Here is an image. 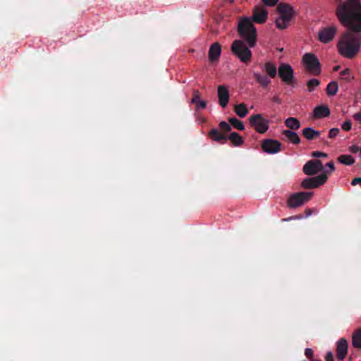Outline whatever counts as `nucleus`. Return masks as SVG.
I'll return each mask as SVG.
<instances>
[{
  "mask_svg": "<svg viewBox=\"0 0 361 361\" xmlns=\"http://www.w3.org/2000/svg\"><path fill=\"white\" fill-rule=\"evenodd\" d=\"M336 16L342 25L353 32H361V1L345 0L338 4Z\"/></svg>",
  "mask_w": 361,
  "mask_h": 361,
  "instance_id": "nucleus-1",
  "label": "nucleus"
},
{
  "mask_svg": "<svg viewBox=\"0 0 361 361\" xmlns=\"http://www.w3.org/2000/svg\"><path fill=\"white\" fill-rule=\"evenodd\" d=\"M360 33L347 30L342 34L337 43L338 51L342 56L353 59L357 54L361 46Z\"/></svg>",
  "mask_w": 361,
  "mask_h": 361,
  "instance_id": "nucleus-2",
  "label": "nucleus"
},
{
  "mask_svg": "<svg viewBox=\"0 0 361 361\" xmlns=\"http://www.w3.org/2000/svg\"><path fill=\"white\" fill-rule=\"evenodd\" d=\"M239 35L246 41L250 47H254L257 42V30L250 18L240 17L238 23Z\"/></svg>",
  "mask_w": 361,
  "mask_h": 361,
  "instance_id": "nucleus-3",
  "label": "nucleus"
},
{
  "mask_svg": "<svg viewBox=\"0 0 361 361\" xmlns=\"http://www.w3.org/2000/svg\"><path fill=\"white\" fill-rule=\"evenodd\" d=\"M259 68L262 72L267 75L259 72H254L253 77L255 81L262 87L266 88L271 83L270 78H274L277 74V68L272 61H266L259 64Z\"/></svg>",
  "mask_w": 361,
  "mask_h": 361,
  "instance_id": "nucleus-4",
  "label": "nucleus"
},
{
  "mask_svg": "<svg viewBox=\"0 0 361 361\" xmlns=\"http://www.w3.org/2000/svg\"><path fill=\"white\" fill-rule=\"evenodd\" d=\"M277 11L279 16L276 19V25L279 30L286 29L295 17V12L291 6L286 4H279Z\"/></svg>",
  "mask_w": 361,
  "mask_h": 361,
  "instance_id": "nucleus-5",
  "label": "nucleus"
},
{
  "mask_svg": "<svg viewBox=\"0 0 361 361\" xmlns=\"http://www.w3.org/2000/svg\"><path fill=\"white\" fill-rule=\"evenodd\" d=\"M231 49L240 61L247 63L250 61L252 52L242 40H235L232 43Z\"/></svg>",
  "mask_w": 361,
  "mask_h": 361,
  "instance_id": "nucleus-6",
  "label": "nucleus"
},
{
  "mask_svg": "<svg viewBox=\"0 0 361 361\" xmlns=\"http://www.w3.org/2000/svg\"><path fill=\"white\" fill-rule=\"evenodd\" d=\"M302 63L305 68L312 75L321 73V65L317 57L312 53H306L302 58Z\"/></svg>",
  "mask_w": 361,
  "mask_h": 361,
  "instance_id": "nucleus-7",
  "label": "nucleus"
},
{
  "mask_svg": "<svg viewBox=\"0 0 361 361\" xmlns=\"http://www.w3.org/2000/svg\"><path fill=\"white\" fill-rule=\"evenodd\" d=\"M313 196L312 192H298L291 194L287 200V206L295 209L301 207L310 201Z\"/></svg>",
  "mask_w": 361,
  "mask_h": 361,
  "instance_id": "nucleus-8",
  "label": "nucleus"
},
{
  "mask_svg": "<svg viewBox=\"0 0 361 361\" xmlns=\"http://www.w3.org/2000/svg\"><path fill=\"white\" fill-rule=\"evenodd\" d=\"M249 123L255 130L260 134L266 133L269 127V121L260 114L251 116L249 118Z\"/></svg>",
  "mask_w": 361,
  "mask_h": 361,
  "instance_id": "nucleus-9",
  "label": "nucleus"
},
{
  "mask_svg": "<svg viewBox=\"0 0 361 361\" xmlns=\"http://www.w3.org/2000/svg\"><path fill=\"white\" fill-rule=\"evenodd\" d=\"M278 73L283 83L290 85L295 82L294 71L290 65L281 63L278 68Z\"/></svg>",
  "mask_w": 361,
  "mask_h": 361,
  "instance_id": "nucleus-10",
  "label": "nucleus"
},
{
  "mask_svg": "<svg viewBox=\"0 0 361 361\" xmlns=\"http://www.w3.org/2000/svg\"><path fill=\"white\" fill-rule=\"evenodd\" d=\"M327 180V174L322 173L313 178H305L302 183L301 186L305 189H312L318 188L324 185Z\"/></svg>",
  "mask_w": 361,
  "mask_h": 361,
  "instance_id": "nucleus-11",
  "label": "nucleus"
},
{
  "mask_svg": "<svg viewBox=\"0 0 361 361\" xmlns=\"http://www.w3.org/2000/svg\"><path fill=\"white\" fill-rule=\"evenodd\" d=\"M302 170L306 175L312 176L323 170V164L320 160H310L303 166Z\"/></svg>",
  "mask_w": 361,
  "mask_h": 361,
  "instance_id": "nucleus-12",
  "label": "nucleus"
},
{
  "mask_svg": "<svg viewBox=\"0 0 361 361\" xmlns=\"http://www.w3.org/2000/svg\"><path fill=\"white\" fill-rule=\"evenodd\" d=\"M337 32L336 26H329L322 28L318 33L319 40L322 43H328L331 42Z\"/></svg>",
  "mask_w": 361,
  "mask_h": 361,
  "instance_id": "nucleus-13",
  "label": "nucleus"
},
{
  "mask_svg": "<svg viewBox=\"0 0 361 361\" xmlns=\"http://www.w3.org/2000/svg\"><path fill=\"white\" fill-rule=\"evenodd\" d=\"M268 12L265 8L262 6H255L253 9V13L252 16V21L256 23L263 24L267 20Z\"/></svg>",
  "mask_w": 361,
  "mask_h": 361,
  "instance_id": "nucleus-14",
  "label": "nucleus"
},
{
  "mask_svg": "<svg viewBox=\"0 0 361 361\" xmlns=\"http://www.w3.org/2000/svg\"><path fill=\"white\" fill-rule=\"evenodd\" d=\"M263 151L269 154H275L281 150V144L275 140L268 139L264 140L262 145Z\"/></svg>",
  "mask_w": 361,
  "mask_h": 361,
  "instance_id": "nucleus-15",
  "label": "nucleus"
},
{
  "mask_svg": "<svg viewBox=\"0 0 361 361\" xmlns=\"http://www.w3.org/2000/svg\"><path fill=\"white\" fill-rule=\"evenodd\" d=\"M217 96L219 105L223 108H226L229 102V92L225 85H219L217 87Z\"/></svg>",
  "mask_w": 361,
  "mask_h": 361,
  "instance_id": "nucleus-16",
  "label": "nucleus"
},
{
  "mask_svg": "<svg viewBox=\"0 0 361 361\" xmlns=\"http://www.w3.org/2000/svg\"><path fill=\"white\" fill-rule=\"evenodd\" d=\"M348 343L346 339L341 338L336 343V356L339 360H343L348 354Z\"/></svg>",
  "mask_w": 361,
  "mask_h": 361,
  "instance_id": "nucleus-17",
  "label": "nucleus"
},
{
  "mask_svg": "<svg viewBox=\"0 0 361 361\" xmlns=\"http://www.w3.org/2000/svg\"><path fill=\"white\" fill-rule=\"evenodd\" d=\"M331 114L329 108L326 105H319L314 108L312 116L315 119L329 117Z\"/></svg>",
  "mask_w": 361,
  "mask_h": 361,
  "instance_id": "nucleus-18",
  "label": "nucleus"
},
{
  "mask_svg": "<svg viewBox=\"0 0 361 361\" xmlns=\"http://www.w3.org/2000/svg\"><path fill=\"white\" fill-rule=\"evenodd\" d=\"M221 53V46L219 42L213 43L209 49V60L211 62L217 61Z\"/></svg>",
  "mask_w": 361,
  "mask_h": 361,
  "instance_id": "nucleus-19",
  "label": "nucleus"
},
{
  "mask_svg": "<svg viewBox=\"0 0 361 361\" xmlns=\"http://www.w3.org/2000/svg\"><path fill=\"white\" fill-rule=\"evenodd\" d=\"M201 95L198 90H194L192 92V97L191 99V103L196 105L197 109H204L207 106L205 101L201 99Z\"/></svg>",
  "mask_w": 361,
  "mask_h": 361,
  "instance_id": "nucleus-20",
  "label": "nucleus"
},
{
  "mask_svg": "<svg viewBox=\"0 0 361 361\" xmlns=\"http://www.w3.org/2000/svg\"><path fill=\"white\" fill-rule=\"evenodd\" d=\"M302 135L307 140H311L318 137L320 135V133L312 128H305L302 130Z\"/></svg>",
  "mask_w": 361,
  "mask_h": 361,
  "instance_id": "nucleus-21",
  "label": "nucleus"
},
{
  "mask_svg": "<svg viewBox=\"0 0 361 361\" xmlns=\"http://www.w3.org/2000/svg\"><path fill=\"white\" fill-rule=\"evenodd\" d=\"M283 135L292 143L298 145L300 142V138L298 135L291 130H285L283 131Z\"/></svg>",
  "mask_w": 361,
  "mask_h": 361,
  "instance_id": "nucleus-22",
  "label": "nucleus"
},
{
  "mask_svg": "<svg viewBox=\"0 0 361 361\" xmlns=\"http://www.w3.org/2000/svg\"><path fill=\"white\" fill-rule=\"evenodd\" d=\"M209 135L213 140L218 142H225L227 140L226 137L220 133L217 129H212Z\"/></svg>",
  "mask_w": 361,
  "mask_h": 361,
  "instance_id": "nucleus-23",
  "label": "nucleus"
},
{
  "mask_svg": "<svg viewBox=\"0 0 361 361\" xmlns=\"http://www.w3.org/2000/svg\"><path fill=\"white\" fill-rule=\"evenodd\" d=\"M234 111L240 118L245 117L248 114L247 105L244 103L235 105Z\"/></svg>",
  "mask_w": 361,
  "mask_h": 361,
  "instance_id": "nucleus-24",
  "label": "nucleus"
},
{
  "mask_svg": "<svg viewBox=\"0 0 361 361\" xmlns=\"http://www.w3.org/2000/svg\"><path fill=\"white\" fill-rule=\"evenodd\" d=\"M285 125L291 130H298L300 127V123L295 117H289L285 120Z\"/></svg>",
  "mask_w": 361,
  "mask_h": 361,
  "instance_id": "nucleus-25",
  "label": "nucleus"
},
{
  "mask_svg": "<svg viewBox=\"0 0 361 361\" xmlns=\"http://www.w3.org/2000/svg\"><path fill=\"white\" fill-rule=\"evenodd\" d=\"M338 91V85L336 81L330 82L326 87V94L328 96H334Z\"/></svg>",
  "mask_w": 361,
  "mask_h": 361,
  "instance_id": "nucleus-26",
  "label": "nucleus"
},
{
  "mask_svg": "<svg viewBox=\"0 0 361 361\" xmlns=\"http://www.w3.org/2000/svg\"><path fill=\"white\" fill-rule=\"evenodd\" d=\"M228 139L233 143L235 146H240L243 143V140L242 137L238 134L237 133L233 132L231 133Z\"/></svg>",
  "mask_w": 361,
  "mask_h": 361,
  "instance_id": "nucleus-27",
  "label": "nucleus"
},
{
  "mask_svg": "<svg viewBox=\"0 0 361 361\" xmlns=\"http://www.w3.org/2000/svg\"><path fill=\"white\" fill-rule=\"evenodd\" d=\"M352 344L355 348H361V329L357 330L353 334Z\"/></svg>",
  "mask_w": 361,
  "mask_h": 361,
  "instance_id": "nucleus-28",
  "label": "nucleus"
},
{
  "mask_svg": "<svg viewBox=\"0 0 361 361\" xmlns=\"http://www.w3.org/2000/svg\"><path fill=\"white\" fill-rule=\"evenodd\" d=\"M338 161L341 164L348 166H350L353 164L355 162L354 158L351 155L348 154L341 155L340 157H338Z\"/></svg>",
  "mask_w": 361,
  "mask_h": 361,
  "instance_id": "nucleus-29",
  "label": "nucleus"
},
{
  "mask_svg": "<svg viewBox=\"0 0 361 361\" xmlns=\"http://www.w3.org/2000/svg\"><path fill=\"white\" fill-rule=\"evenodd\" d=\"M340 75L341 76V80L346 82H351L354 79V75L349 68H345L343 70Z\"/></svg>",
  "mask_w": 361,
  "mask_h": 361,
  "instance_id": "nucleus-30",
  "label": "nucleus"
},
{
  "mask_svg": "<svg viewBox=\"0 0 361 361\" xmlns=\"http://www.w3.org/2000/svg\"><path fill=\"white\" fill-rule=\"evenodd\" d=\"M229 123L235 129L239 130H243L245 129V126L239 119H237L235 118H228Z\"/></svg>",
  "mask_w": 361,
  "mask_h": 361,
  "instance_id": "nucleus-31",
  "label": "nucleus"
},
{
  "mask_svg": "<svg viewBox=\"0 0 361 361\" xmlns=\"http://www.w3.org/2000/svg\"><path fill=\"white\" fill-rule=\"evenodd\" d=\"M320 85V81L318 79L312 78L307 82V87L308 92H311L315 90Z\"/></svg>",
  "mask_w": 361,
  "mask_h": 361,
  "instance_id": "nucleus-32",
  "label": "nucleus"
},
{
  "mask_svg": "<svg viewBox=\"0 0 361 361\" xmlns=\"http://www.w3.org/2000/svg\"><path fill=\"white\" fill-rule=\"evenodd\" d=\"M219 128L223 132H229L231 129V125L226 121H221L219 123Z\"/></svg>",
  "mask_w": 361,
  "mask_h": 361,
  "instance_id": "nucleus-33",
  "label": "nucleus"
},
{
  "mask_svg": "<svg viewBox=\"0 0 361 361\" xmlns=\"http://www.w3.org/2000/svg\"><path fill=\"white\" fill-rule=\"evenodd\" d=\"M352 128V123H351V121L350 120H346L345 121L342 125H341V128L345 130V131H349Z\"/></svg>",
  "mask_w": 361,
  "mask_h": 361,
  "instance_id": "nucleus-34",
  "label": "nucleus"
},
{
  "mask_svg": "<svg viewBox=\"0 0 361 361\" xmlns=\"http://www.w3.org/2000/svg\"><path fill=\"white\" fill-rule=\"evenodd\" d=\"M339 131H340L339 129L337 128H334L330 129L329 133V138L332 139V138L336 137L338 135Z\"/></svg>",
  "mask_w": 361,
  "mask_h": 361,
  "instance_id": "nucleus-35",
  "label": "nucleus"
},
{
  "mask_svg": "<svg viewBox=\"0 0 361 361\" xmlns=\"http://www.w3.org/2000/svg\"><path fill=\"white\" fill-rule=\"evenodd\" d=\"M326 166L329 168V171H325L324 173H326L327 176L334 171L335 167L333 161H329L326 164Z\"/></svg>",
  "mask_w": 361,
  "mask_h": 361,
  "instance_id": "nucleus-36",
  "label": "nucleus"
},
{
  "mask_svg": "<svg viewBox=\"0 0 361 361\" xmlns=\"http://www.w3.org/2000/svg\"><path fill=\"white\" fill-rule=\"evenodd\" d=\"M303 218H304V216L302 215H295V216H289L288 218L283 219L282 221H292V220H300V219H302Z\"/></svg>",
  "mask_w": 361,
  "mask_h": 361,
  "instance_id": "nucleus-37",
  "label": "nucleus"
},
{
  "mask_svg": "<svg viewBox=\"0 0 361 361\" xmlns=\"http://www.w3.org/2000/svg\"><path fill=\"white\" fill-rule=\"evenodd\" d=\"M262 2H263L265 5L268 6H275V5L278 3V1H279V0H262Z\"/></svg>",
  "mask_w": 361,
  "mask_h": 361,
  "instance_id": "nucleus-38",
  "label": "nucleus"
},
{
  "mask_svg": "<svg viewBox=\"0 0 361 361\" xmlns=\"http://www.w3.org/2000/svg\"><path fill=\"white\" fill-rule=\"evenodd\" d=\"M312 156L313 157H317H317H327V154L322 152H319V151H315V152H312Z\"/></svg>",
  "mask_w": 361,
  "mask_h": 361,
  "instance_id": "nucleus-39",
  "label": "nucleus"
},
{
  "mask_svg": "<svg viewBox=\"0 0 361 361\" xmlns=\"http://www.w3.org/2000/svg\"><path fill=\"white\" fill-rule=\"evenodd\" d=\"M305 354L308 358H312L313 355V351L311 348H306L305 350Z\"/></svg>",
  "mask_w": 361,
  "mask_h": 361,
  "instance_id": "nucleus-40",
  "label": "nucleus"
},
{
  "mask_svg": "<svg viewBox=\"0 0 361 361\" xmlns=\"http://www.w3.org/2000/svg\"><path fill=\"white\" fill-rule=\"evenodd\" d=\"M349 150L352 153H357L360 149L356 145H352L350 147Z\"/></svg>",
  "mask_w": 361,
  "mask_h": 361,
  "instance_id": "nucleus-41",
  "label": "nucleus"
},
{
  "mask_svg": "<svg viewBox=\"0 0 361 361\" xmlns=\"http://www.w3.org/2000/svg\"><path fill=\"white\" fill-rule=\"evenodd\" d=\"M325 359H326V361L334 360L333 353L331 351L327 352Z\"/></svg>",
  "mask_w": 361,
  "mask_h": 361,
  "instance_id": "nucleus-42",
  "label": "nucleus"
},
{
  "mask_svg": "<svg viewBox=\"0 0 361 361\" xmlns=\"http://www.w3.org/2000/svg\"><path fill=\"white\" fill-rule=\"evenodd\" d=\"M353 118L357 121L361 123V111H359L353 115Z\"/></svg>",
  "mask_w": 361,
  "mask_h": 361,
  "instance_id": "nucleus-43",
  "label": "nucleus"
},
{
  "mask_svg": "<svg viewBox=\"0 0 361 361\" xmlns=\"http://www.w3.org/2000/svg\"><path fill=\"white\" fill-rule=\"evenodd\" d=\"M353 185H356L357 184H361V178H355L352 181Z\"/></svg>",
  "mask_w": 361,
  "mask_h": 361,
  "instance_id": "nucleus-44",
  "label": "nucleus"
},
{
  "mask_svg": "<svg viewBox=\"0 0 361 361\" xmlns=\"http://www.w3.org/2000/svg\"><path fill=\"white\" fill-rule=\"evenodd\" d=\"M305 212L306 214L305 215L306 217L310 216L312 214V211L310 209H306Z\"/></svg>",
  "mask_w": 361,
  "mask_h": 361,
  "instance_id": "nucleus-45",
  "label": "nucleus"
},
{
  "mask_svg": "<svg viewBox=\"0 0 361 361\" xmlns=\"http://www.w3.org/2000/svg\"><path fill=\"white\" fill-rule=\"evenodd\" d=\"M339 68H340V66H335V67L334 68V69H333V70H334V71H338V70H339Z\"/></svg>",
  "mask_w": 361,
  "mask_h": 361,
  "instance_id": "nucleus-46",
  "label": "nucleus"
},
{
  "mask_svg": "<svg viewBox=\"0 0 361 361\" xmlns=\"http://www.w3.org/2000/svg\"><path fill=\"white\" fill-rule=\"evenodd\" d=\"M334 2L337 3L338 4L341 2H343L342 0H332Z\"/></svg>",
  "mask_w": 361,
  "mask_h": 361,
  "instance_id": "nucleus-47",
  "label": "nucleus"
}]
</instances>
